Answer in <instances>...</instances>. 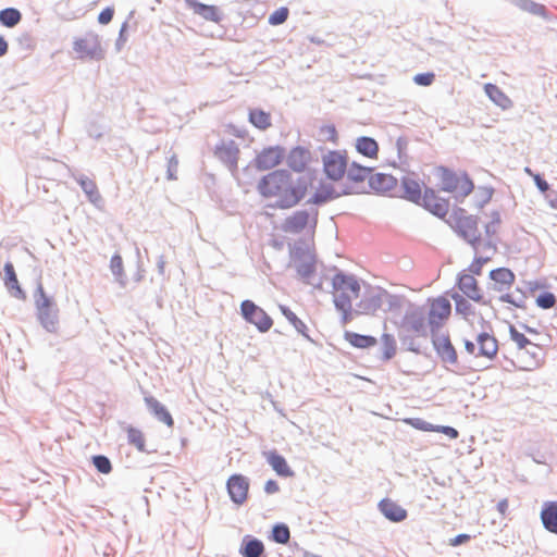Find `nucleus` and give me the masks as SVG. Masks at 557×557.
<instances>
[{
	"instance_id": "obj_13",
	"label": "nucleus",
	"mask_w": 557,
	"mask_h": 557,
	"mask_svg": "<svg viewBox=\"0 0 557 557\" xmlns=\"http://www.w3.org/2000/svg\"><path fill=\"white\" fill-rule=\"evenodd\" d=\"M456 286L462 293L461 295L466 296L468 299L484 306L491 305V300H486L481 293V288L474 275L468 273L466 270L458 273Z\"/></svg>"
},
{
	"instance_id": "obj_40",
	"label": "nucleus",
	"mask_w": 557,
	"mask_h": 557,
	"mask_svg": "<svg viewBox=\"0 0 557 557\" xmlns=\"http://www.w3.org/2000/svg\"><path fill=\"white\" fill-rule=\"evenodd\" d=\"M315 257L309 256L307 259L301 261L294 262V267L296 269L297 274L301 280H304L306 283L309 282V278L315 273L317 265H315Z\"/></svg>"
},
{
	"instance_id": "obj_6",
	"label": "nucleus",
	"mask_w": 557,
	"mask_h": 557,
	"mask_svg": "<svg viewBox=\"0 0 557 557\" xmlns=\"http://www.w3.org/2000/svg\"><path fill=\"white\" fill-rule=\"evenodd\" d=\"M398 329L412 332L420 337H426L430 329L424 307L411 304L398 323Z\"/></svg>"
},
{
	"instance_id": "obj_48",
	"label": "nucleus",
	"mask_w": 557,
	"mask_h": 557,
	"mask_svg": "<svg viewBox=\"0 0 557 557\" xmlns=\"http://www.w3.org/2000/svg\"><path fill=\"white\" fill-rule=\"evenodd\" d=\"M412 332L405 331L398 329V339L403 347H405L408 351L414 352L417 355L422 354L420 346L416 344L414 337L411 335Z\"/></svg>"
},
{
	"instance_id": "obj_43",
	"label": "nucleus",
	"mask_w": 557,
	"mask_h": 557,
	"mask_svg": "<svg viewBox=\"0 0 557 557\" xmlns=\"http://www.w3.org/2000/svg\"><path fill=\"white\" fill-rule=\"evenodd\" d=\"M22 20V13L16 8H5L0 10V24L4 27L12 28Z\"/></svg>"
},
{
	"instance_id": "obj_26",
	"label": "nucleus",
	"mask_w": 557,
	"mask_h": 557,
	"mask_svg": "<svg viewBox=\"0 0 557 557\" xmlns=\"http://www.w3.org/2000/svg\"><path fill=\"white\" fill-rule=\"evenodd\" d=\"M310 213L308 210H297L287 216L282 224V230L286 233L299 234L309 223Z\"/></svg>"
},
{
	"instance_id": "obj_56",
	"label": "nucleus",
	"mask_w": 557,
	"mask_h": 557,
	"mask_svg": "<svg viewBox=\"0 0 557 557\" xmlns=\"http://www.w3.org/2000/svg\"><path fill=\"white\" fill-rule=\"evenodd\" d=\"M490 261L488 257H474L472 263L466 270L468 273L472 275H481L483 265Z\"/></svg>"
},
{
	"instance_id": "obj_23",
	"label": "nucleus",
	"mask_w": 557,
	"mask_h": 557,
	"mask_svg": "<svg viewBox=\"0 0 557 557\" xmlns=\"http://www.w3.org/2000/svg\"><path fill=\"white\" fill-rule=\"evenodd\" d=\"M263 456L265 457L267 462L271 466V468L275 471V473L278 476L292 478L295 475V472L288 466L285 457L281 455L276 449L263 451Z\"/></svg>"
},
{
	"instance_id": "obj_39",
	"label": "nucleus",
	"mask_w": 557,
	"mask_h": 557,
	"mask_svg": "<svg viewBox=\"0 0 557 557\" xmlns=\"http://www.w3.org/2000/svg\"><path fill=\"white\" fill-rule=\"evenodd\" d=\"M76 182L81 186L82 190L85 193V195L87 196V199L91 203L97 206L98 202H100L102 200V198L98 191L97 185L91 178L82 174L78 177H76Z\"/></svg>"
},
{
	"instance_id": "obj_50",
	"label": "nucleus",
	"mask_w": 557,
	"mask_h": 557,
	"mask_svg": "<svg viewBox=\"0 0 557 557\" xmlns=\"http://www.w3.org/2000/svg\"><path fill=\"white\" fill-rule=\"evenodd\" d=\"M91 463L102 474H109L112 471V462L106 455L91 456Z\"/></svg>"
},
{
	"instance_id": "obj_22",
	"label": "nucleus",
	"mask_w": 557,
	"mask_h": 557,
	"mask_svg": "<svg viewBox=\"0 0 557 557\" xmlns=\"http://www.w3.org/2000/svg\"><path fill=\"white\" fill-rule=\"evenodd\" d=\"M519 10L531 15L542 17L545 21L553 22L556 16L547 9L546 5L533 0H509Z\"/></svg>"
},
{
	"instance_id": "obj_34",
	"label": "nucleus",
	"mask_w": 557,
	"mask_h": 557,
	"mask_svg": "<svg viewBox=\"0 0 557 557\" xmlns=\"http://www.w3.org/2000/svg\"><path fill=\"white\" fill-rule=\"evenodd\" d=\"M248 121L260 131H267L272 126L271 114L260 108H250L248 110Z\"/></svg>"
},
{
	"instance_id": "obj_63",
	"label": "nucleus",
	"mask_w": 557,
	"mask_h": 557,
	"mask_svg": "<svg viewBox=\"0 0 557 557\" xmlns=\"http://www.w3.org/2000/svg\"><path fill=\"white\" fill-rule=\"evenodd\" d=\"M114 16V8L106 7L98 15V23L101 25H108Z\"/></svg>"
},
{
	"instance_id": "obj_14",
	"label": "nucleus",
	"mask_w": 557,
	"mask_h": 557,
	"mask_svg": "<svg viewBox=\"0 0 557 557\" xmlns=\"http://www.w3.org/2000/svg\"><path fill=\"white\" fill-rule=\"evenodd\" d=\"M286 149L282 146H269L257 153L253 164L258 171L271 170L283 162Z\"/></svg>"
},
{
	"instance_id": "obj_53",
	"label": "nucleus",
	"mask_w": 557,
	"mask_h": 557,
	"mask_svg": "<svg viewBox=\"0 0 557 557\" xmlns=\"http://www.w3.org/2000/svg\"><path fill=\"white\" fill-rule=\"evenodd\" d=\"M135 11H131L128 17L125 22L122 23L117 39L115 41L116 51H121L125 44L127 42V29H128V21L134 17Z\"/></svg>"
},
{
	"instance_id": "obj_16",
	"label": "nucleus",
	"mask_w": 557,
	"mask_h": 557,
	"mask_svg": "<svg viewBox=\"0 0 557 557\" xmlns=\"http://www.w3.org/2000/svg\"><path fill=\"white\" fill-rule=\"evenodd\" d=\"M239 148L233 139L222 140L215 146L214 154L231 172L237 170Z\"/></svg>"
},
{
	"instance_id": "obj_46",
	"label": "nucleus",
	"mask_w": 557,
	"mask_h": 557,
	"mask_svg": "<svg viewBox=\"0 0 557 557\" xmlns=\"http://www.w3.org/2000/svg\"><path fill=\"white\" fill-rule=\"evenodd\" d=\"M494 191L492 186H479L473 197L475 208L483 209L492 200Z\"/></svg>"
},
{
	"instance_id": "obj_62",
	"label": "nucleus",
	"mask_w": 557,
	"mask_h": 557,
	"mask_svg": "<svg viewBox=\"0 0 557 557\" xmlns=\"http://www.w3.org/2000/svg\"><path fill=\"white\" fill-rule=\"evenodd\" d=\"M178 168V160L175 154L171 156L168 160L166 178L172 181L176 180V173Z\"/></svg>"
},
{
	"instance_id": "obj_17",
	"label": "nucleus",
	"mask_w": 557,
	"mask_h": 557,
	"mask_svg": "<svg viewBox=\"0 0 557 557\" xmlns=\"http://www.w3.org/2000/svg\"><path fill=\"white\" fill-rule=\"evenodd\" d=\"M288 168L296 172L302 173L306 171L308 164L312 161L311 151L304 146L293 147L285 156Z\"/></svg>"
},
{
	"instance_id": "obj_4",
	"label": "nucleus",
	"mask_w": 557,
	"mask_h": 557,
	"mask_svg": "<svg viewBox=\"0 0 557 557\" xmlns=\"http://www.w3.org/2000/svg\"><path fill=\"white\" fill-rule=\"evenodd\" d=\"M437 174L441 178L440 189L454 194L457 202L461 203L474 190L475 186L467 172L456 173L447 166H438Z\"/></svg>"
},
{
	"instance_id": "obj_47",
	"label": "nucleus",
	"mask_w": 557,
	"mask_h": 557,
	"mask_svg": "<svg viewBox=\"0 0 557 557\" xmlns=\"http://www.w3.org/2000/svg\"><path fill=\"white\" fill-rule=\"evenodd\" d=\"M288 247H289V257L293 262L301 261V260L307 259L309 256H312L309 252V248H308L307 244L301 239L295 242L293 245L289 244Z\"/></svg>"
},
{
	"instance_id": "obj_10",
	"label": "nucleus",
	"mask_w": 557,
	"mask_h": 557,
	"mask_svg": "<svg viewBox=\"0 0 557 557\" xmlns=\"http://www.w3.org/2000/svg\"><path fill=\"white\" fill-rule=\"evenodd\" d=\"M451 314V304L444 296L431 300L428 312V325L430 333L440 332L441 327Z\"/></svg>"
},
{
	"instance_id": "obj_30",
	"label": "nucleus",
	"mask_w": 557,
	"mask_h": 557,
	"mask_svg": "<svg viewBox=\"0 0 557 557\" xmlns=\"http://www.w3.org/2000/svg\"><path fill=\"white\" fill-rule=\"evenodd\" d=\"M372 168L361 165L360 163L352 161L347 165V171L345 173L347 181L351 183L350 185L356 186L358 189V184L364 183L366 180L369 181L371 176Z\"/></svg>"
},
{
	"instance_id": "obj_57",
	"label": "nucleus",
	"mask_w": 557,
	"mask_h": 557,
	"mask_svg": "<svg viewBox=\"0 0 557 557\" xmlns=\"http://www.w3.org/2000/svg\"><path fill=\"white\" fill-rule=\"evenodd\" d=\"M435 81V74L433 72L418 73L413 76V82L418 86L428 87Z\"/></svg>"
},
{
	"instance_id": "obj_44",
	"label": "nucleus",
	"mask_w": 557,
	"mask_h": 557,
	"mask_svg": "<svg viewBox=\"0 0 557 557\" xmlns=\"http://www.w3.org/2000/svg\"><path fill=\"white\" fill-rule=\"evenodd\" d=\"M269 539L277 544H287L290 539L289 527L284 522H276L272 527Z\"/></svg>"
},
{
	"instance_id": "obj_49",
	"label": "nucleus",
	"mask_w": 557,
	"mask_h": 557,
	"mask_svg": "<svg viewBox=\"0 0 557 557\" xmlns=\"http://www.w3.org/2000/svg\"><path fill=\"white\" fill-rule=\"evenodd\" d=\"M509 336L512 342L517 344L519 349H525L528 346L539 348L533 344L523 333L519 332L512 324L509 325Z\"/></svg>"
},
{
	"instance_id": "obj_5",
	"label": "nucleus",
	"mask_w": 557,
	"mask_h": 557,
	"mask_svg": "<svg viewBox=\"0 0 557 557\" xmlns=\"http://www.w3.org/2000/svg\"><path fill=\"white\" fill-rule=\"evenodd\" d=\"M348 162L346 150H326L322 153L323 172L332 182H338L345 176Z\"/></svg>"
},
{
	"instance_id": "obj_41",
	"label": "nucleus",
	"mask_w": 557,
	"mask_h": 557,
	"mask_svg": "<svg viewBox=\"0 0 557 557\" xmlns=\"http://www.w3.org/2000/svg\"><path fill=\"white\" fill-rule=\"evenodd\" d=\"M381 342H382L381 360L383 362H388L389 360H392L395 357L396 351H397V344H396L395 336L389 333H383L381 336Z\"/></svg>"
},
{
	"instance_id": "obj_32",
	"label": "nucleus",
	"mask_w": 557,
	"mask_h": 557,
	"mask_svg": "<svg viewBox=\"0 0 557 557\" xmlns=\"http://www.w3.org/2000/svg\"><path fill=\"white\" fill-rule=\"evenodd\" d=\"M344 339L348 342L352 347L358 349H369L377 344L376 337L372 335L356 333L352 331H345Z\"/></svg>"
},
{
	"instance_id": "obj_45",
	"label": "nucleus",
	"mask_w": 557,
	"mask_h": 557,
	"mask_svg": "<svg viewBox=\"0 0 557 557\" xmlns=\"http://www.w3.org/2000/svg\"><path fill=\"white\" fill-rule=\"evenodd\" d=\"M110 270L115 277V281L122 286L126 285V275L123 267V259L120 253L115 252L110 260Z\"/></svg>"
},
{
	"instance_id": "obj_15",
	"label": "nucleus",
	"mask_w": 557,
	"mask_h": 557,
	"mask_svg": "<svg viewBox=\"0 0 557 557\" xmlns=\"http://www.w3.org/2000/svg\"><path fill=\"white\" fill-rule=\"evenodd\" d=\"M250 482L249 479L242 473L230 475L226 481V491L233 504L240 506L248 498Z\"/></svg>"
},
{
	"instance_id": "obj_28",
	"label": "nucleus",
	"mask_w": 557,
	"mask_h": 557,
	"mask_svg": "<svg viewBox=\"0 0 557 557\" xmlns=\"http://www.w3.org/2000/svg\"><path fill=\"white\" fill-rule=\"evenodd\" d=\"M145 404L147 406L148 411L160 422L164 423L166 426L174 425V419L168 408L161 404L153 396H146Z\"/></svg>"
},
{
	"instance_id": "obj_55",
	"label": "nucleus",
	"mask_w": 557,
	"mask_h": 557,
	"mask_svg": "<svg viewBox=\"0 0 557 557\" xmlns=\"http://www.w3.org/2000/svg\"><path fill=\"white\" fill-rule=\"evenodd\" d=\"M333 302H334V307L337 311L343 310V309L352 308L351 297L345 292L335 294Z\"/></svg>"
},
{
	"instance_id": "obj_21",
	"label": "nucleus",
	"mask_w": 557,
	"mask_h": 557,
	"mask_svg": "<svg viewBox=\"0 0 557 557\" xmlns=\"http://www.w3.org/2000/svg\"><path fill=\"white\" fill-rule=\"evenodd\" d=\"M74 50L90 59H99L100 57V40L96 34H88L85 38H78L74 41Z\"/></svg>"
},
{
	"instance_id": "obj_11",
	"label": "nucleus",
	"mask_w": 557,
	"mask_h": 557,
	"mask_svg": "<svg viewBox=\"0 0 557 557\" xmlns=\"http://www.w3.org/2000/svg\"><path fill=\"white\" fill-rule=\"evenodd\" d=\"M384 295H387V290L368 286L360 301L356 304V314H374L383 306Z\"/></svg>"
},
{
	"instance_id": "obj_61",
	"label": "nucleus",
	"mask_w": 557,
	"mask_h": 557,
	"mask_svg": "<svg viewBox=\"0 0 557 557\" xmlns=\"http://www.w3.org/2000/svg\"><path fill=\"white\" fill-rule=\"evenodd\" d=\"M107 132L106 127L96 123V122H90L88 125H87V134L89 137L96 139V140H99L103 137L104 133Z\"/></svg>"
},
{
	"instance_id": "obj_19",
	"label": "nucleus",
	"mask_w": 557,
	"mask_h": 557,
	"mask_svg": "<svg viewBox=\"0 0 557 557\" xmlns=\"http://www.w3.org/2000/svg\"><path fill=\"white\" fill-rule=\"evenodd\" d=\"M475 342L478 344V357H483L488 360L495 359L498 351V342L496 337L488 331H482L476 335Z\"/></svg>"
},
{
	"instance_id": "obj_59",
	"label": "nucleus",
	"mask_w": 557,
	"mask_h": 557,
	"mask_svg": "<svg viewBox=\"0 0 557 557\" xmlns=\"http://www.w3.org/2000/svg\"><path fill=\"white\" fill-rule=\"evenodd\" d=\"M469 215L470 214H467L466 209L456 206L453 208V211H451L449 218L446 219V216H445L443 220H445V222L450 226V225L455 224L456 222L461 221L463 218H469Z\"/></svg>"
},
{
	"instance_id": "obj_8",
	"label": "nucleus",
	"mask_w": 557,
	"mask_h": 557,
	"mask_svg": "<svg viewBox=\"0 0 557 557\" xmlns=\"http://www.w3.org/2000/svg\"><path fill=\"white\" fill-rule=\"evenodd\" d=\"M362 191L363 190L358 189L354 185H343L342 189L337 190L330 183H321L313 195L307 200V203L321 207L342 196L357 195L361 194Z\"/></svg>"
},
{
	"instance_id": "obj_35",
	"label": "nucleus",
	"mask_w": 557,
	"mask_h": 557,
	"mask_svg": "<svg viewBox=\"0 0 557 557\" xmlns=\"http://www.w3.org/2000/svg\"><path fill=\"white\" fill-rule=\"evenodd\" d=\"M281 313L286 318V320L295 327V330L300 334L302 337H305L307 341L311 343H315L310 335L308 334V327L302 322L296 313H294L290 308L286 305H280L278 306Z\"/></svg>"
},
{
	"instance_id": "obj_36",
	"label": "nucleus",
	"mask_w": 557,
	"mask_h": 557,
	"mask_svg": "<svg viewBox=\"0 0 557 557\" xmlns=\"http://www.w3.org/2000/svg\"><path fill=\"white\" fill-rule=\"evenodd\" d=\"M356 150L358 153L367 158H377L379 144L370 136H360L356 140Z\"/></svg>"
},
{
	"instance_id": "obj_20",
	"label": "nucleus",
	"mask_w": 557,
	"mask_h": 557,
	"mask_svg": "<svg viewBox=\"0 0 557 557\" xmlns=\"http://www.w3.org/2000/svg\"><path fill=\"white\" fill-rule=\"evenodd\" d=\"M488 277L493 281L491 289L502 293L512 286L516 281L515 273L509 268H496L490 271Z\"/></svg>"
},
{
	"instance_id": "obj_7",
	"label": "nucleus",
	"mask_w": 557,
	"mask_h": 557,
	"mask_svg": "<svg viewBox=\"0 0 557 557\" xmlns=\"http://www.w3.org/2000/svg\"><path fill=\"white\" fill-rule=\"evenodd\" d=\"M431 343L441 362L446 367L460 369L458 352L453 345L449 334H440V332L430 333Z\"/></svg>"
},
{
	"instance_id": "obj_31",
	"label": "nucleus",
	"mask_w": 557,
	"mask_h": 557,
	"mask_svg": "<svg viewBox=\"0 0 557 557\" xmlns=\"http://www.w3.org/2000/svg\"><path fill=\"white\" fill-rule=\"evenodd\" d=\"M484 91L488 99L503 110L509 109L513 104L511 99L493 83H486L484 85Z\"/></svg>"
},
{
	"instance_id": "obj_25",
	"label": "nucleus",
	"mask_w": 557,
	"mask_h": 557,
	"mask_svg": "<svg viewBox=\"0 0 557 557\" xmlns=\"http://www.w3.org/2000/svg\"><path fill=\"white\" fill-rule=\"evenodd\" d=\"M4 272V285L8 288L11 296H13L16 299L25 300L26 299V293L21 287L17 275L15 272V268L11 261H7L3 267Z\"/></svg>"
},
{
	"instance_id": "obj_24",
	"label": "nucleus",
	"mask_w": 557,
	"mask_h": 557,
	"mask_svg": "<svg viewBox=\"0 0 557 557\" xmlns=\"http://www.w3.org/2000/svg\"><path fill=\"white\" fill-rule=\"evenodd\" d=\"M377 507L380 512L391 522H401L408 517L405 508L387 497L381 499Z\"/></svg>"
},
{
	"instance_id": "obj_38",
	"label": "nucleus",
	"mask_w": 557,
	"mask_h": 557,
	"mask_svg": "<svg viewBox=\"0 0 557 557\" xmlns=\"http://www.w3.org/2000/svg\"><path fill=\"white\" fill-rule=\"evenodd\" d=\"M447 295L455 301V311L457 314H461L465 319L475 314L474 307L469 302L466 296H462L454 289L447 292Z\"/></svg>"
},
{
	"instance_id": "obj_29",
	"label": "nucleus",
	"mask_w": 557,
	"mask_h": 557,
	"mask_svg": "<svg viewBox=\"0 0 557 557\" xmlns=\"http://www.w3.org/2000/svg\"><path fill=\"white\" fill-rule=\"evenodd\" d=\"M242 557H265V547L261 540L245 535L239 547Z\"/></svg>"
},
{
	"instance_id": "obj_1",
	"label": "nucleus",
	"mask_w": 557,
	"mask_h": 557,
	"mask_svg": "<svg viewBox=\"0 0 557 557\" xmlns=\"http://www.w3.org/2000/svg\"><path fill=\"white\" fill-rule=\"evenodd\" d=\"M311 183L312 178L309 176L294 180L288 170L278 169L263 175L258 182L257 190L263 198H275L270 208L290 209L305 198Z\"/></svg>"
},
{
	"instance_id": "obj_33",
	"label": "nucleus",
	"mask_w": 557,
	"mask_h": 557,
	"mask_svg": "<svg viewBox=\"0 0 557 557\" xmlns=\"http://www.w3.org/2000/svg\"><path fill=\"white\" fill-rule=\"evenodd\" d=\"M541 520L547 531L557 534V502H546L543 505Z\"/></svg>"
},
{
	"instance_id": "obj_51",
	"label": "nucleus",
	"mask_w": 557,
	"mask_h": 557,
	"mask_svg": "<svg viewBox=\"0 0 557 557\" xmlns=\"http://www.w3.org/2000/svg\"><path fill=\"white\" fill-rule=\"evenodd\" d=\"M288 15H289L288 8L281 7L270 14V16L268 18V23L272 26L282 25L283 23H285L287 21Z\"/></svg>"
},
{
	"instance_id": "obj_3",
	"label": "nucleus",
	"mask_w": 557,
	"mask_h": 557,
	"mask_svg": "<svg viewBox=\"0 0 557 557\" xmlns=\"http://www.w3.org/2000/svg\"><path fill=\"white\" fill-rule=\"evenodd\" d=\"M33 298L35 315L40 326L48 333H58L60 329V309L53 296L46 293L41 282H38Z\"/></svg>"
},
{
	"instance_id": "obj_12",
	"label": "nucleus",
	"mask_w": 557,
	"mask_h": 557,
	"mask_svg": "<svg viewBox=\"0 0 557 557\" xmlns=\"http://www.w3.org/2000/svg\"><path fill=\"white\" fill-rule=\"evenodd\" d=\"M479 218L470 214L469 218H463L461 221L450 225L456 234L478 250L482 237L478 231Z\"/></svg>"
},
{
	"instance_id": "obj_18",
	"label": "nucleus",
	"mask_w": 557,
	"mask_h": 557,
	"mask_svg": "<svg viewBox=\"0 0 557 557\" xmlns=\"http://www.w3.org/2000/svg\"><path fill=\"white\" fill-rule=\"evenodd\" d=\"M188 9L193 10L196 15H199L206 21L220 23L223 20V13L219 7L213 4H206L198 0H184Z\"/></svg>"
},
{
	"instance_id": "obj_60",
	"label": "nucleus",
	"mask_w": 557,
	"mask_h": 557,
	"mask_svg": "<svg viewBox=\"0 0 557 557\" xmlns=\"http://www.w3.org/2000/svg\"><path fill=\"white\" fill-rule=\"evenodd\" d=\"M407 422L412 428H414L416 430H419V431H424V432L435 431V425H433L432 423H430L423 419H420V418H410L407 420Z\"/></svg>"
},
{
	"instance_id": "obj_9",
	"label": "nucleus",
	"mask_w": 557,
	"mask_h": 557,
	"mask_svg": "<svg viewBox=\"0 0 557 557\" xmlns=\"http://www.w3.org/2000/svg\"><path fill=\"white\" fill-rule=\"evenodd\" d=\"M240 315L247 323L255 325L260 333H267L273 325V319L250 299L242 301Z\"/></svg>"
},
{
	"instance_id": "obj_52",
	"label": "nucleus",
	"mask_w": 557,
	"mask_h": 557,
	"mask_svg": "<svg viewBox=\"0 0 557 557\" xmlns=\"http://www.w3.org/2000/svg\"><path fill=\"white\" fill-rule=\"evenodd\" d=\"M556 302V296L552 292H542L535 300L536 306L544 310L552 309Z\"/></svg>"
},
{
	"instance_id": "obj_42",
	"label": "nucleus",
	"mask_w": 557,
	"mask_h": 557,
	"mask_svg": "<svg viewBox=\"0 0 557 557\" xmlns=\"http://www.w3.org/2000/svg\"><path fill=\"white\" fill-rule=\"evenodd\" d=\"M127 432V441L131 445L135 446L138 451L140 453H146V454H150V453H154L156 450H149L146 448V442H145V436H144V433L135 428V426H132L129 425L126 430Z\"/></svg>"
},
{
	"instance_id": "obj_27",
	"label": "nucleus",
	"mask_w": 557,
	"mask_h": 557,
	"mask_svg": "<svg viewBox=\"0 0 557 557\" xmlns=\"http://www.w3.org/2000/svg\"><path fill=\"white\" fill-rule=\"evenodd\" d=\"M368 185L375 193L384 194L396 189L398 181L392 174L375 173L369 177Z\"/></svg>"
},
{
	"instance_id": "obj_58",
	"label": "nucleus",
	"mask_w": 557,
	"mask_h": 557,
	"mask_svg": "<svg viewBox=\"0 0 557 557\" xmlns=\"http://www.w3.org/2000/svg\"><path fill=\"white\" fill-rule=\"evenodd\" d=\"M491 222L485 225V234L492 237L496 234V226L502 223V216L499 211L495 210L491 213Z\"/></svg>"
},
{
	"instance_id": "obj_37",
	"label": "nucleus",
	"mask_w": 557,
	"mask_h": 557,
	"mask_svg": "<svg viewBox=\"0 0 557 557\" xmlns=\"http://www.w3.org/2000/svg\"><path fill=\"white\" fill-rule=\"evenodd\" d=\"M343 280H349L350 282L347 284V289L350 290L355 297H359L361 286L358 281V278L354 274L346 273L344 271L338 270L333 278H332V286L333 288H341Z\"/></svg>"
},
{
	"instance_id": "obj_54",
	"label": "nucleus",
	"mask_w": 557,
	"mask_h": 557,
	"mask_svg": "<svg viewBox=\"0 0 557 557\" xmlns=\"http://www.w3.org/2000/svg\"><path fill=\"white\" fill-rule=\"evenodd\" d=\"M319 135L322 137V140L333 144H336L338 140V134L334 124L322 125L319 128Z\"/></svg>"
},
{
	"instance_id": "obj_2",
	"label": "nucleus",
	"mask_w": 557,
	"mask_h": 557,
	"mask_svg": "<svg viewBox=\"0 0 557 557\" xmlns=\"http://www.w3.org/2000/svg\"><path fill=\"white\" fill-rule=\"evenodd\" d=\"M398 197L422 207L438 219H444L449 212V200L437 195L432 187H425L422 191L420 183L410 177L403 176Z\"/></svg>"
},
{
	"instance_id": "obj_64",
	"label": "nucleus",
	"mask_w": 557,
	"mask_h": 557,
	"mask_svg": "<svg viewBox=\"0 0 557 557\" xmlns=\"http://www.w3.org/2000/svg\"><path fill=\"white\" fill-rule=\"evenodd\" d=\"M533 181H534V184L535 186L537 187V189L544 194L545 191H547L549 188H550V185L549 183L544 178V176L540 173H535L533 175Z\"/></svg>"
}]
</instances>
